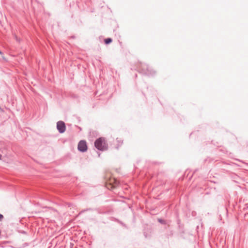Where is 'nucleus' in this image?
Segmentation results:
<instances>
[{"mask_svg": "<svg viewBox=\"0 0 248 248\" xmlns=\"http://www.w3.org/2000/svg\"><path fill=\"white\" fill-rule=\"evenodd\" d=\"M1 155H0V159H1Z\"/></svg>", "mask_w": 248, "mask_h": 248, "instance_id": "obj_10", "label": "nucleus"}, {"mask_svg": "<svg viewBox=\"0 0 248 248\" xmlns=\"http://www.w3.org/2000/svg\"><path fill=\"white\" fill-rule=\"evenodd\" d=\"M78 149L81 152H85L87 150L86 142L85 140H81L78 144Z\"/></svg>", "mask_w": 248, "mask_h": 248, "instance_id": "obj_4", "label": "nucleus"}, {"mask_svg": "<svg viewBox=\"0 0 248 248\" xmlns=\"http://www.w3.org/2000/svg\"><path fill=\"white\" fill-rule=\"evenodd\" d=\"M119 182L115 178L111 177L106 183V187L109 189L117 187L119 185Z\"/></svg>", "mask_w": 248, "mask_h": 248, "instance_id": "obj_2", "label": "nucleus"}, {"mask_svg": "<svg viewBox=\"0 0 248 248\" xmlns=\"http://www.w3.org/2000/svg\"><path fill=\"white\" fill-rule=\"evenodd\" d=\"M0 54L2 56V57L3 59L4 60H6V58L4 57V56L3 55L2 53L0 51Z\"/></svg>", "mask_w": 248, "mask_h": 248, "instance_id": "obj_7", "label": "nucleus"}, {"mask_svg": "<svg viewBox=\"0 0 248 248\" xmlns=\"http://www.w3.org/2000/svg\"><path fill=\"white\" fill-rule=\"evenodd\" d=\"M158 221L160 222H162V221L160 219H159Z\"/></svg>", "mask_w": 248, "mask_h": 248, "instance_id": "obj_9", "label": "nucleus"}, {"mask_svg": "<svg viewBox=\"0 0 248 248\" xmlns=\"http://www.w3.org/2000/svg\"><path fill=\"white\" fill-rule=\"evenodd\" d=\"M3 218V216L2 215L0 214V221H1Z\"/></svg>", "mask_w": 248, "mask_h": 248, "instance_id": "obj_8", "label": "nucleus"}, {"mask_svg": "<svg viewBox=\"0 0 248 248\" xmlns=\"http://www.w3.org/2000/svg\"><path fill=\"white\" fill-rule=\"evenodd\" d=\"M95 147L101 151L106 150L108 148V144L104 138H100L94 142Z\"/></svg>", "mask_w": 248, "mask_h": 248, "instance_id": "obj_1", "label": "nucleus"}, {"mask_svg": "<svg viewBox=\"0 0 248 248\" xmlns=\"http://www.w3.org/2000/svg\"><path fill=\"white\" fill-rule=\"evenodd\" d=\"M112 42L111 38H107L105 40V43L106 44H108Z\"/></svg>", "mask_w": 248, "mask_h": 248, "instance_id": "obj_6", "label": "nucleus"}, {"mask_svg": "<svg viewBox=\"0 0 248 248\" xmlns=\"http://www.w3.org/2000/svg\"><path fill=\"white\" fill-rule=\"evenodd\" d=\"M123 143V141L120 139H117L115 141V144L117 146V148H118L119 146H120Z\"/></svg>", "mask_w": 248, "mask_h": 248, "instance_id": "obj_5", "label": "nucleus"}, {"mask_svg": "<svg viewBox=\"0 0 248 248\" xmlns=\"http://www.w3.org/2000/svg\"><path fill=\"white\" fill-rule=\"evenodd\" d=\"M57 128L61 133H63L65 131L66 127L65 124L62 121H59L57 123Z\"/></svg>", "mask_w": 248, "mask_h": 248, "instance_id": "obj_3", "label": "nucleus"}]
</instances>
